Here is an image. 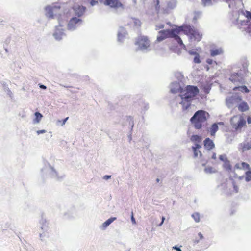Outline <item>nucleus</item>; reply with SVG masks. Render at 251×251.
I'll use <instances>...</instances> for the list:
<instances>
[{"label": "nucleus", "mask_w": 251, "mask_h": 251, "mask_svg": "<svg viewBox=\"0 0 251 251\" xmlns=\"http://www.w3.org/2000/svg\"><path fill=\"white\" fill-rule=\"evenodd\" d=\"M199 93L198 88L193 85H187L184 89L180 90L179 95L181 99L180 104L183 109L187 110L190 107L192 101Z\"/></svg>", "instance_id": "f257e3e1"}, {"label": "nucleus", "mask_w": 251, "mask_h": 251, "mask_svg": "<svg viewBox=\"0 0 251 251\" xmlns=\"http://www.w3.org/2000/svg\"><path fill=\"white\" fill-rule=\"evenodd\" d=\"M180 33V26L172 29L162 30L158 32V35L156 40V42H160L168 38H173L176 40L180 46L183 49H186L185 45L178 34Z\"/></svg>", "instance_id": "f03ea898"}, {"label": "nucleus", "mask_w": 251, "mask_h": 251, "mask_svg": "<svg viewBox=\"0 0 251 251\" xmlns=\"http://www.w3.org/2000/svg\"><path fill=\"white\" fill-rule=\"evenodd\" d=\"M181 31L188 36L190 40L197 42L201 41L202 37V34L201 32L189 25L180 26V32Z\"/></svg>", "instance_id": "7ed1b4c3"}, {"label": "nucleus", "mask_w": 251, "mask_h": 251, "mask_svg": "<svg viewBox=\"0 0 251 251\" xmlns=\"http://www.w3.org/2000/svg\"><path fill=\"white\" fill-rule=\"evenodd\" d=\"M230 124L234 131L241 132L246 127V118L243 115L234 116L231 118Z\"/></svg>", "instance_id": "20e7f679"}, {"label": "nucleus", "mask_w": 251, "mask_h": 251, "mask_svg": "<svg viewBox=\"0 0 251 251\" xmlns=\"http://www.w3.org/2000/svg\"><path fill=\"white\" fill-rule=\"evenodd\" d=\"M206 115L208 114L205 111H197L191 118V121L194 124L196 128L199 129L201 128L202 123L206 120Z\"/></svg>", "instance_id": "39448f33"}, {"label": "nucleus", "mask_w": 251, "mask_h": 251, "mask_svg": "<svg viewBox=\"0 0 251 251\" xmlns=\"http://www.w3.org/2000/svg\"><path fill=\"white\" fill-rule=\"evenodd\" d=\"M135 45L138 46L140 49H147L150 46V42L148 38L145 36H139L135 42Z\"/></svg>", "instance_id": "423d86ee"}, {"label": "nucleus", "mask_w": 251, "mask_h": 251, "mask_svg": "<svg viewBox=\"0 0 251 251\" xmlns=\"http://www.w3.org/2000/svg\"><path fill=\"white\" fill-rule=\"evenodd\" d=\"M82 21L81 19L76 17L72 18L69 21L67 27L69 30L75 29L78 25L81 24Z\"/></svg>", "instance_id": "0eeeda50"}, {"label": "nucleus", "mask_w": 251, "mask_h": 251, "mask_svg": "<svg viewBox=\"0 0 251 251\" xmlns=\"http://www.w3.org/2000/svg\"><path fill=\"white\" fill-rule=\"evenodd\" d=\"M60 7L48 6L46 7L47 15L50 18H53L54 15H56L58 13Z\"/></svg>", "instance_id": "6e6552de"}, {"label": "nucleus", "mask_w": 251, "mask_h": 251, "mask_svg": "<svg viewBox=\"0 0 251 251\" xmlns=\"http://www.w3.org/2000/svg\"><path fill=\"white\" fill-rule=\"evenodd\" d=\"M201 148V145L199 144H195L194 146L192 147L194 158H202V154L200 150Z\"/></svg>", "instance_id": "1a4fd4ad"}, {"label": "nucleus", "mask_w": 251, "mask_h": 251, "mask_svg": "<svg viewBox=\"0 0 251 251\" xmlns=\"http://www.w3.org/2000/svg\"><path fill=\"white\" fill-rule=\"evenodd\" d=\"M241 100L242 99L240 97L231 96L226 99V104L227 106L230 108L233 104L240 102Z\"/></svg>", "instance_id": "9d476101"}, {"label": "nucleus", "mask_w": 251, "mask_h": 251, "mask_svg": "<svg viewBox=\"0 0 251 251\" xmlns=\"http://www.w3.org/2000/svg\"><path fill=\"white\" fill-rule=\"evenodd\" d=\"M104 3L105 5L115 8H119L123 6L119 0H105Z\"/></svg>", "instance_id": "9b49d317"}, {"label": "nucleus", "mask_w": 251, "mask_h": 251, "mask_svg": "<svg viewBox=\"0 0 251 251\" xmlns=\"http://www.w3.org/2000/svg\"><path fill=\"white\" fill-rule=\"evenodd\" d=\"M231 81L234 83L239 82L241 83L243 81V77L238 73H235L232 74L229 78Z\"/></svg>", "instance_id": "f8f14e48"}, {"label": "nucleus", "mask_w": 251, "mask_h": 251, "mask_svg": "<svg viewBox=\"0 0 251 251\" xmlns=\"http://www.w3.org/2000/svg\"><path fill=\"white\" fill-rule=\"evenodd\" d=\"M204 146L208 150H211L215 147L214 142L209 138H206L203 142Z\"/></svg>", "instance_id": "ddd939ff"}, {"label": "nucleus", "mask_w": 251, "mask_h": 251, "mask_svg": "<svg viewBox=\"0 0 251 251\" xmlns=\"http://www.w3.org/2000/svg\"><path fill=\"white\" fill-rule=\"evenodd\" d=\"M224 125V124L223 122H219L218 123L213 124L210 129V135L214 137L216 131L218 130V125Z\"/></svg>", "instance_id": "4468645a"}, {"label": "nucleus", "mask_w": 251, "mask_h": 251, "mask_svg": "<svg viewBox=\"0 0 251 251\" xmlns=\"http://www.w3.org/2000/svg\"><path fill=\"white\" fill-rule=\"evenodd\" d=\"M235 168L238 169L243 170H250L251 169L250 165L246 162L236 163L235 165Z\"/></svg>", "instance_id": "2eb2a0df"}, {"label": "nucleus", "mask_w": 251, "mask_h": 251, "mask_svg": "<svg viewBox=\"0 0 251 251\" xmlns=\"http://www.w3.org/2000/svg\"><path fill=\"white\" fill-rule=\"evenodd\" d=\"M191 141L194 143L195 144H201V141H202V138L201 136L198 135H193L191 136Z\"/></svg>", "instance_id": "dca6fc26"}, {"label": "nucleus", "mask_w": 251, "mask_h": 251, "mask_svg": "<svg viewBox=\"0 0 251 251\" xmlns=\"http://www.w3.org/2000/svg\"><path fill=\"white\" fill-rule=\"evenodd\" d=\"M85 7L82 6H79L78 8L75 7H74V9L75 11V13L79 16H81L85 12Z\"/></svg>", "instance_id": "f3484780"}, {"label": "nucleus", "mask_w": 251, "mask_h": 251, "mask_svg": "<svg viewBox=\"0 0 251 251\" xmlns=\"http://www.w3.org/2000/svg\"><path fill=\"white\" fill-rule=\"evenodd\" d=\"M223 167L227 171H228V172L232 171V166L230 163V162L228 160H227V159H226V160L224 161V163L223 164Z\"/></svg>", "instance_id": "a211bd4d"}, {"label": "nucleus", "mask_w": 251, "mask_h": 251, "mask_svg": "<svg viewBox=\"0 0 251 251\" xmlns=\"http://www.w3.org/2000/svg\"><path fill=\"white\" fill-rule=\"evenodd\" d=\"M223 53V50L221 49H215L210 50V55L211 56H215L216 55H220Z\"/></svg>", "instance_id": "6ab92c4d"}, {"label": "nucleus", "mask_w": 251, "mask_h": 251, "mask_svg": "<svg viewBox=\"0 0 251 251\" xmlns=\"http://www.w3.org/2000/svg\"><path fill=\"white\" fill-rule=\"evenodd\" d=\"M35 118L33 120V123L34 124H37V123H39L40 120H41L42 118L43 117L42 115L38 112H37L35 113Z\"/></svg>", "instance_id": "aec40b11"}, {"label": "nucleus", "mask_w": 251, "mask_h": 251, "mask_svg": "<svg viewBox=\"0 0 251 251\" xmlns=\"http://www.w3.org/2000/svg\"><path fill=\"white\" fill-rule=\"evenodd\" d=\"M239 110H248L249 106L247 102H241L238 106Z\"/></svg>", "instance_id": "412c9836"}, {"label": "nucleus", "mask_w": 251, "mask_h": 251, "mask_svg": "<svg viewBox=\"0 0 251 251\" xmlns=\"http://www.w3.org/2000/svg\"><path fill=\"white\" fill-rule=\"evenodd\" d=\"M116 219V218H110L108 219L107 220H106L105 222H104L102 224V226L103 228H106L107 226H108L112 222H113Z\"/></svg>", "instance_id": "4be33fe9"}, {"label": "nucleus", "mask_w": 251, "mask_h": 251, "mask_svg": "<svg viewBox=\"0 0 251 251\" xmlns=\"http://www.w3.org/2000/svg\"><path fill=\"white\" fill-rule=\"evenodd\" d=\"M233 90H239L241 91L242 92H245L246 93H248L249 92V90L245 85L242 86L235 87L233 89Z\"/></svg>", "instance_id": "5701e85b"}, {"label": "nucleus", "mask_w": 251, "mask_h": 251, "mask_svg": "<svg viewBox=\"0 0 251 251\" xmlns=\"http://www.w3.org/2000/svg\"><path fill=\"white\" fill-rule=\"evenodd\" d=\"M245 180L247 182H249L251 180V169L248 170L245 172Z\"/></svg>", "instance_id": "b1692460"}, {"label": "nucleus", "mask_w": 251, "mask_h": 251, "mask_svg": "<svg viewBox=\"0 0 251 251\" xmlns=\"http://www.w3.org/2000/svg\"><path fill=\"white\" fill-rule=\"evenodd\" d=\"M251 148V145L250 143H244L242 146V151H247L250 150Z\"/></svg>", "instance_id": "393cba45"}, {"label": "nucleus", "mask_w": 251, "mask_h": 251, "mask_svg": "<svg viewBox=\"0 0 251 251\" xmlns=\"http://www.w3.org/2000/svg\"><path fill=\"white\" fill-rule=\"evenodd\" d=\"M196 222H199L200 220V214L198 213H194L192 215Z\"/></svg>", "instance_id": "a878e982"}, {"label": "nucleus", "mask_w": 251, "mask_h": 251, "mask_svg": "<svg viewBox=\"0 0 251 251\" xmlns=\"http://www.w3.org/2000/svg\"><path fill=\"white\" fill-rule=\"evenodd\" d=\"M211 89V86L209 85H206L202 87V90L205 94H208Z\"/></svg>", "instance_id": "bb28decb"}, {"label": "nucleus", "mask_w": 251, "mask_h": 251, "mask_svg": "<svg viewBox=\"0 0 251 251\" xmlns=\"http://www.w3.org/2000/svg\"><path fill=\"white\" fill-rule=\"evenodd\" d=\"M68 118H69V117H67L62 121L58 120H57V123L58 125L63 126L65 124V122L68 119Z\"/></svg>", "instance_id": "cd10ccee"}, {"label": "nucleus", "mask_w": 251, "mask_h": 251, "mask_svg": "<svg viewBox=\"0 0 251 251\" xmlns=\"http://www.w3.org/2000/svg\"><path fill=\"white\" fill-rule=\"evenodd\" d=\"M194 62L195 63H198V64L201 63L200 55L198 53L195 55V56L194 58Z\"/></svg>", "instance_id": "c85d7f7f"}, {"label": "nucleus", "mask_w": 251, "mask_h": 251, "mask_svg": "<svg viewBox=\"0 0 251 251\" xmlns=\"http://www.w3.org/2000/svg\"><path fill=\"white\" fill-rule=\"evenodd\" d=\"M202 2L204 5L206 6L211 3V0H202Z\"/></svg>", "instance_id": "c756f323"}, {"label": "nucleus", "mask_w": 251, "mask_h": 251, "mask_svg": "<svg viewBox=\"0 0 251 251\" xmlns=\"http://www.w3.org/2000/svg\"><path fill=\"white\" fill-rule=\"evenodd\" d=\"M164 27V25L163 24H160L159 25H157L156 26V30H159L160 29H162Z\"/></svg>", "instance_id": "7c9ffc66"}, {"label": "nucleus", "mask_w": 251, "mask_h": 251, "mask_svg": "<svg viewBox=\"0 0 251 251\" xmlns=\"http://www.w3.org/2000/svg\"><path fill=\"white\" fill-rule=\"evenodd\" d=\"M99 0H91L90 4L91 5L94 6L98 3Z\"/></svg>", "instance_id": "2f4dec72"}, {"label": "nucleus", "mask_w": 251, "mask_h": 251, "mask_svg": "<svg viewBox=\"0 0 251 251\" xmlns=\"http://www.w3.org/2000/svg\"><path fill=\"white\" fill-rule=\"evenodd\" d=\"M233 185L234 192L235 193H237L238 192V188L237 186L235 184V183L234 182H233Z\"/></svg>", "instance_id": "473e14b6"}, {"label": "nucleus", "mask_w": 251, "mask_h": 251, "mask_svg": "<svg viewBox=\"0 0 251 251\" xmlns=\"http://www.w3.org/2000/svg\"><path fill=\"white\" fill-rule=\"evenodd\" d=\"M131 221H132L133 224H136V221H135V219L134 217L133 212H132V213H131Z\"/></svg>", "instance_id": "72a5a7b5"}, {"label": "nucleus", "mask_w": 251, "mask_h": 251, "mask_svg": "<svg viewBox=\"0 0 251 251\" xmlns=\"http://www.w3.org/2000/svg\"><path fill=\"white\" fill-rule=\"evenodd\" d=\"M46 132V131L45 130H39L37 131V133L38 135H39L40 134L45 133Z\"/></svg>", "instance_id": "f704fd0d"}, {"label": "nucleus", "mask_w": 251, "mask_h": 251, "mask_svg": "<svg viewBox=\"0 0 251 251\" xmlns=\"http://www.w3.org/2000/svg\"><path fill=\"white\" fill-rule=\"evenodd\" d=\"M246 17L251 20V12L249 11H246Z\"/></svg>", "instance_id": "c9c22d12"}, {"label": "nucleus", "mask_w": 251, "mask_h": 251, "mask_svg": "<svg viewBox=\"0 0 251 251\" xmlns=\"http://www.w3.org/2000/svg\"><path fill=\"white\" fill-rule=\"evenodd\" d=\"M206 62L209 64L211 65L213 63V60L210 58H208L206 60Z\"/></svg>", "instance_id": "e433bc0d"}, {"label": "nucleus", "mask_w": 251, "mask_h": 251, "mask_svg": "<svg viewBox=\"0 0 251 251\" xmlns=\"http://www.w3.org/2000/svg\"><path fill=\"white\" fill-rule=\"evenodd\" d=\"M189 53L190 54V55H196L197 54H198L197 52H196V51H194L193 50H190L189 51Z\"/></svg>", "instance_id": "4c0bfd02"}, {"label": "nucleus", "mask_w": 251, "mask_h": 251, "mask_svg": "<svg viewBox=\"0 0 251 251\" xmlns=\"http://www.w3.org/2000/svg\"><path fill=\"white\" fill-rule=\"evenodd\" d=\"M247 121L248 124H251V117H248L247 118L246 121Z\"/></svg>", "instance_id": "58836bf2"}, {"label": "nucleus", "mask_w": 251, "mask_h": 251, "mask_svg": "<svg viewBox=\"0 0 251 251\" xmlns=\"http://www.w3.org/2000/svg\"><path fill=\"white\" fill-rule=\"evenodd\" d=\"M211 158L214 160L216 159V154L215 152H213L212 154V155L211 156Z\"/></svg>", "instance_id": "ea45409f"}, {"label": "nucleus", "mask_w": 251, "mask_h": 251, "mask_svg": "<svg viewBox=\"0 0 251 251\" xmlns=\"http://www.w3.org/2000/svg\"><path fill=\"white\" fill-rule=\"evenodd\" d=\"M39 87L40 88L43 89H46L47 88L46 86L42 85V84H39Z\"/></svg>", "instance_id": "a19ab883"}, {"label": "nucleus", "mask_w": 251, "mask_h": 251, "mask_svg": "<svg viewBox=\"0 0 251 251\" xmlns=\"http://www.w3.org/2000/svg\"><path fill=\"white\" fill-rule=\"evenodd\" d=\"M198 235H199L200 239L201 240L203 239V237L202 234L201 233H199Z\"/></svg>", "instance_id": "79ce46f5"}, {"label": "nucleus", "mask_w": 251, "mask_h": 251, "mask_svg": "<svg viewBox=\"0 0 251 251\" xmlns=\"http://www.w3.org/2000/svg\"><path fill=\"white\" fill-rule=\"evenodd\" d=\"M111 176H108V175H105L104 176V178L106 179H108L109 178H110L111 177Z\"/></svg>", "instance_id": "37998d69"}, {"label": "nucleus", "mask_w": 251, "mask_h": 251, "mask_svg": "<svg viewBox=\"0 0 251 251\" xmlns=\"http://www.w3.org/2000/svg\"><path fill=\"white\" fill-rule=\"evenodd\" d=\"M164 220H165V218H164V217H162V221H161V223L159 224V226L162 225V224L163 223V222H164Z\"/></svg>", "instance_id": "c03bdc74"}, {"label": "nucleus", "mask_w": 251, "mask_h": 251, "mask_svg": "<svg viewBox=\"0 0 251 251\" xmlns=\"http://www.w3.org/2000/svg\"><path fill=\"white\" fill-rule=\"evenodd\" d=\"M224 156H223V155H220V156H219V159H220L221 160H222V161H224Z\"/></svg>", "instance_id": "a18cd8bd"}, {"label": "nucleus", "mask_w": 251, "mask_h": 251, "mask_svg": "<svg viewBox=\"0 0 251 251\" xmlns=\"http://www.w3.org/2000/svg\"><path fill=\"white\" fill-rule=\"evenodd\" d=\"M174 248L178 251H182L179 248L175 247Z\"/></svg>", "instance_id": "49530a36"}, {"label": "nucleus", "mask_w": 251, "mask_h": 251, "mask_svg": "<svg viewBox=\"0 0 251 251\" xmlns=\"http://www.w3.org/2000/svg\"><path fill=\"white\" fill-rule=\"evenodd\" d=\"M243 176H240V177H239V179H242V178H243Z\"/></svg>", "instance_id": "de8ad7c7"}, {"label": "nucleus", "mask_w": 251, "mask_h": 251, "mask_svg": "<svg viewBox=\"0 0 251 251\" xmlns=\"http://www.w3.org/2000/svg\"><path fill=\"white\" fill-rule=\"evenodd\" d=\"M156 181H157V182H158L159 181V179L158 178H157V179H156Z\"/></svg>", "instance_id": "09e8293b"}, {"label": "nucleus", "mask_w": 251, "mask_h": 251, "mask_svg": "<svg viewBox=\"0 0 251 251\" xmlns=\"http://www.w3.org/2000/svg\"><path fill=\"white\" fill-rule=\"evenodd\" d=\"M40 237L42 238V234H40Z\"/></svg>", "instance_id": "8fccbe9b"}]
</instances>
